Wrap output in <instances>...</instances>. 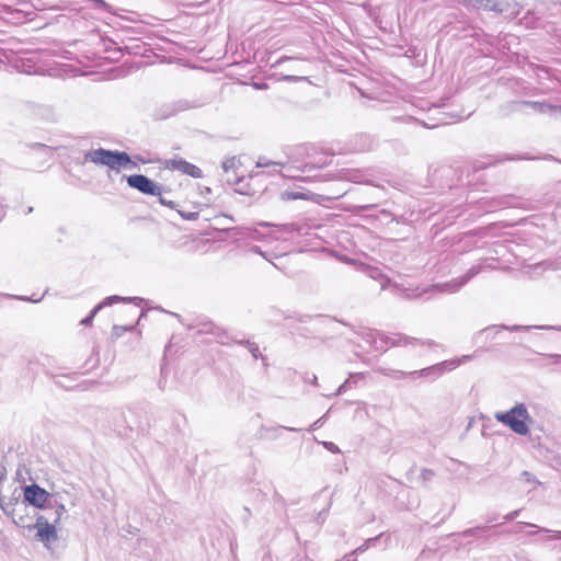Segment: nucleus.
<instances>
[{
    "mask_svg": "<svg viewBox=\"0 0 561 561\" xmlns=\"http://www.w3.org/2000/svg\"><path fill=\"white\" fill-rule=\"evenodd\" d=\"M10 489L16 490L20 496H22L33 510L53 508L54 519L50 524H55L56 528L68 513V506H76V503L71 500L70 493L67 491L49 493L35 483L23 484L18 481H13Z\"/></svg>",
    "mask_w": 561,
    "mask_h": 561,
    "instance_id": "1",
    "label": "nucleus"
},
{
    "mask_svg": "<svg viewBox=\"0 0 561 561\" xmlns=\"http://www.w3.org/2000/svg\"><path fill=\"white\" fill-rule=\"evenodd\" d=\"M494 416L496 421L508 426L516 434L527 435L529 433L530 416L524 404H516L510 411L497 412Z\"/></svg>",
    "mask_w": 561,
    "mask_h": 561,
    "instance_id": "2",
    "label": "nucleus"
},
{
    "mask_svg": "<svg viewBox=\"0 0 561 561\" xmlns=\"http://www.w3.org/2000/svg\"><path fill=\"white\" fill-rule=\"evenodd\" d=\"M87 158L96 164L106 165L113 170L133 169L134 163L125 152L110 151L104 149H96L90 151Z\"/></svg>",
    "mask_w": 561,
    "mask_h": 561,
    "instance_id": "3",
    "label": "nucleus"
},
{
    "mask_svg": "<svg viewBox=\"0 0 561 561\" xmlns=\"http://www.w3.org/2000/svg\"><path fill=\"white\" fill-rule=\"evenodd\" d=\"M127 182L131 187L146 194H156L158 190L157 185L144 175H130L127 178Z\"/></svg>",
    "mask_w": 561,
    "mask_h": 561,
    "instance_id": "4",
    "label": "nucleus"
},
{
    "mask_svg": "<svg viewBox=\"0 0 561 561\" xmlns=\"http://www.w3.org/2000/svg\"><path fill=\"white\" fill-rule=\"evenodd\" d=\"M172 168L181 171L182 173L188 174L193 178H201L202 171L199 168L186 162V161H173Z\"/></svg>",
    "mask_w": 561,
    "mask_h": 561,
    "instance_id": "5",
    "label": "nucleus"
},
{
    "mask_svg": "<svg viewBox=\"0 0 561 561\" xmlns=\"http://www.w3.org/2000/svg\"><path fill=\"white\" fill-rule=\"evenodd\" d=\"M240 165H242L241 157H231L224 161L222 169L228 172L237 170Z\"/></svg>",
    "mask_w": 561,
    "mask_h": 561,
    "instance_id": "6",
    "label": "nucleus"
},
{
    "mask_svg": "<svg viewBox=\"0 0 561 561\" xmlns=\"http://www.w3.org/2000/svg\"><path fill=\"white\" fill-rule=\"evenodd\" d=\"M121 300H125L124 298H121L118 296H112V297H108L106 298L105 300H103L101 304H99L98 306H95L92 310V317H95V314L105 306H110L114 302H118Z\"/></svg>",
    "mask_w": 561,
    "mask_h": 561,
    "instance_id": "7",
    "label": "nucleus"
},
{
    "mask_svg": "<svg viewBox=\"0 0 561 561\" xmlns=\"http://www.w3.org/2000/svg\"><path fill=\"white\" fill-rule=\"evenodd\" d=\"M121 300H125L124 298H121L118 296H112V297H108L106 298L105 300H103L101 304H99L98 306H95L92 310V317H95V314L105 306H110L114 302H118Z\"/></svg>",
    "mask_w": 561,
    "mask_h": 561,
    "instance_id": "8",
    "label": "nucleus"
},
{
    "mask_svg": "<svg viewBox=\"0 0 561 561\" xmlns=\"http://www.w3.org/2000/svg\"><path fill=\"white\" fill-rule=\"evenodd\" d=\"M284 199H299V198H306V195L302 193H293V192H285L283 194Z\"/></svg>",
    "mask_w": 561,
    "mask_h": 561,
    "instance_id": "9",
    "label": "nucleus"
},
{
    "mask_svg": "<svg viewBox=\"0 0 561 561\" xmlns=\"http://www.w3.org/2000/svg\"><path fill=\"white\" fill-rule=\"evenodd\" d=\"M272 164H275V163L267 161L266 159H263V158L259 159V161L256 162L257 168H265V167H270Z\"/></svg>",
    "mask_w": 561,
    "mask_h": 561,
    "instance_id": "10",
    "label": "nucleus"
},
{
    "mask_svg": "<svg viewBox=\"0 0 561 561\" xmlns=\"http://www.w3.org/2000/svg\"><path fill=\"white\" fill-rule=\"evenodd\" d=\"M323 445H324V447L328 450H330L332 453H339L340 451L339 447L335 444H333V443H323Z\"/></svg>",
    "mask_w": 561,
    "mask_h": 561,
    "instance_id": "11",
    "label": "nucleus"
},
{
    "mask_svg": "<svg viewBox=\"0 0 561 561\" xmlns=\"http://www.w3.org/2000/svg\"><path fill=\"white\" fill-rule=\"evenodd\" d=\"M523 478L525 479L526 482H531V483H535V479L528 473V472H524L523 473Z\"/></svg>",
    "mask_w": 561,
    "mask_h": 561,
    "instance_id": "12",
    "label": "nucleus"
},
{
    "mask_svg": "<svg viewBox=\"0 0 561 561\" xmlns=\"http://www.w3.org/2000/svg\"><path fill=\"white\" fill-rule=\"evenodd\" d=\"M93 318H94V317H92V313H91L88 318H85V319H83V320L81 321V324H83V325H90V324L92 323V319H93Z\"/></svg>",
    "mask_w": 561,
    "mask_h": 561,
    "instance_id": "13",
    "label": "nucleus"
}]
</instances>
